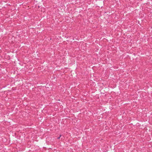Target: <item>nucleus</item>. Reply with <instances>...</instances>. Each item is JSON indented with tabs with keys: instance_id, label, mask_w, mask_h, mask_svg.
Returning a JSON list of instances; mask_svg holds the SVG:
<instances>
[{
	"instance_id": "obj_1",
	"label": "nucleus",
	"mask_w": 152,
	"mask_h": 152,
	"mask_svg": "<svg viewBox=\"0 0 152 152\" xmlns=\"http://www.w3.org/2000/svg\"><path fill=\"white\" fill-rule=\"evenodd\" d=\"M61 135H60L59 137H58L57 138V139H59L60 138V137H61Z\"/></svg>"
}]
</instances>
